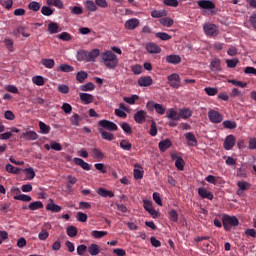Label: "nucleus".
I'll use <instances>...</instances> for the list:
<instances>
[{
  "label": "nucleus",
  "instance_id": "nucleus-9",
  "mask_svg": "<svg viewBox=\"0 0 256 256\" xmlns=\"http://www.w3.org/2000/svg\"><path fill=\"white\" fill-rule=\"evenodd\" d=\"M99 127H102L103 129H107V131H117L119 127L117 124H115L112 121L109 120H100L98 122Z\"/></svg>",
  "mask_w": 256,
  "mask_h": 256
},
{
  "label": "nucleus",
  "instance_id": "nucleus-21",
  "mask_svg": "<svg viewBox=\"0 0 256 256\" xmlns=\"http://www.w3.org/2000/svg\"><path fill=\"white\" fill-rule=\"evenodd\" d=\"M210 69L214 73L221 71V59L214 58L210 63Z\"/></svg>",
  "mask_w": 256,
  "mask_h": 256
},
{
  "label": "nucleus",
  "instance_id": "nucleus-62",
  "mask_svg": "<svg viewBox=\"0 0 256 256\" xmlns=\"http://www.w3.org/2000/svg\"><path fill=\"white\" fill-rule=\"evenodd\" d=\"M0 4L5 9H11L13 7V0H0Z\"/></svg>",
  "mask_w": 256,
  "mask_h": 256
},
{
  "label": "nucleus",
  "instance_id": "nucleus-48",
  "mask_svg": "<svg viewBox=\"0 0 256 256\" xmlns=\"http://www.w3.org/2000/svg\"><path fill=\"white\" fill-rule=\"evenodd\" d=\"M120 147L121 149H123L124 151H131V149H133V145L131 144V142L127 141V140H122L120 142Z\"/></svg>",
  "mask_w": 256,
  "mask_h": 256
},
{
  "label": "nucleus",
  "instance_id": "nucleus-64",
  "mask_svg": "<svg viewBox=\"0 0 256 256\" xmlns=\"http://www.w3.org/2000/svg\"><path fill=\"white\" fill-rule=\"evenodd\" d=\"M230 97H243V92H241L239 88H233L230 93Z\"/></svg>",
  "mask_w": 256,
  "mask_h": 256
},
{
  "label": "nucleus",
  "instance_id": "nucleus-35",
  "mask_svg": "<svg viewBox=\"0 0 256 256\" xmlns=\"http://www.w3.org/2000/svg\"><path fill=\"white\" fill-rule=\"evenodd\" d=\"M49 7H57V9H63V1L61 0H47Z\"/></svg>",
  "mask_w": 256,
  "mask_h": 256
},
{
  "label": "nucleus",
  "instance_id": "nucleus-16",
  "mask_svg": "<svg viewBox=\"0 0 256 256\" xmlns=\"http://www.w3.org/2000/svg\"><path fill=\"white\" fill-rule=\"evenodd\" d=\"M92 157L96 161H103L105 159V153H103L99 148L91 149Z\"/></svg>",
  "mask_w": 256,
  "mask_h": 256
},
{
  "label": "nucleus",
  "instance_id": "nucleus-7",
  "mask_svg": "<svg viewBox=\"0 0 256 256\" xmlns=\"http://www.w3.org/2000/svg\"><path fill=\"white\" fill-rule=\"evenodd\" d=\"M168 85L173 89L181 87V77L177 73H173L167 77Z\"/></svg>",
  "mask_w": 256,
  "mask_h": 256
},
{
  "label": "nucleus",
  "instance_id": "nucleus-32",
  "mask_svg": "<svg viewBox=\"0 0 256 256\" xmlns=\"http://www.w3.org/2000/svg\"><path fill=\"white\" fill-rule=\"evenodd\" d=\"M84 6L85 9H87V11H90L91 13H95V11H97V5L93 0H87Z\"/></svg>",
  "mask_w": 256,
  "mask_h": 256
},
{
  "label": "nucleus",
  "instance_id": "nucleus-46",
  "mask_svg": "<svg viewBox=\"0 0 256 256\" xmlns=\"http://www.w3.org/2000/svg\"><path fill=\"white\" fill-rule=\"evenodd\" d=\"M32 82L38 87H42V85H45V78L43 76H34Z\"/></svg>",
  "mask_w": 256,
  "mask_h": 256
},
{
  "label": "nucleus",
  "instance_id": "nucleus-33",
  "mask_svg": "<svg viewBox=\"0 0 256 256\" xmlns=\"http://www.w3.org/2000/svg\"><path fill=\"white\" fill-rule=\"evenodd\" d=\"M88 253H90V255H92V256H97V255H99V253H101V249L99 248V245L91 244L88 247Z\"/></svg>",
  "mask_w": 256,
  "mask_h": 256
},
{
  "label": "nucleus",
  "instance_id": "nucleus-43",
  "mask_svg": "<svg viewBox=\"0 0 256 256\" xmlns=\"http://www.w3.org/2000/svg\"><path fill=\"white\" fill-rule=\"evenodd\" d=\"M41 13L45 17H51V15H53V13H55V10L51 9V7H49V6H43L41 8Z\"/></svg>",
  "mask_w": 256,
  "mask_h": 256
},
{
  "label": "nucleus",
  "instance_id": "nucleus-40",
  "mask_svg": "<svg viewBox=\"0 0 256 256\" xmlns=\"http://www.w3.org/2000/svg\"><path fill=\"white\" fill-rule=\"evenodd\" d=\"M13 33L14 35H21L22 37H31V34L27 33L23 26L17 27Z\"/></svg>",
  "mask_w": 256,
  "mask_h": 256
},
{
  "label": "nucleus",
  "instance_id": "nucleus-30",
  "mask_svg": "<svg viewBox=\"0 0 256 256\" xmlns=\"http://www.w3.org/2000/svg\"><path fill=\"white\" fill-rule=\"evenodd\" d=\"M57 71H61V73H73L75 71V68L69 64H61L58 68Z\"/></svg>",
  "mask_w": 256,
  "mask_h": 256
},
{
  "label": "nucleus",
  "instance_id": "nucleus-3",
  "mask_svg": "<svg viewBox=\"0 0 256 256\" xmlns=\"http://www.w3.org/2000/svg\"><path fill=\"white\" fill-rule=\"evenodd\" d=\"M222 224L225 231H231V227L239 226V219L236 216L223 215Z\"/></svg>",
  "mask_w": 256,
  "mask_h": 256
},
{
  "label": "nucleus",
  "instance_id": "nucleus-50",
  "mask_svg": "<svg viewBox=\"0 0 256 256\" xmlns=\"http://www.w3.org/2000/svg\"><path fill=\"white\" fill-rule=\"evenodd\" d=\"M6 171L8 173H13L14 175H19L21 169L11 165V164H6Z\"/></svg>",
  "mask_w": 256,
  "mask_h": 256
},
{
  "label": "nucleus",
  "instance_id": "nucleus-18",
  "mask_svg": "<svg viewBox=\"0 0 256 256\" xmlns=\"http://www.w3.org/2000/svg\"><path fill=\"white\" fill-rule=\"evenodd\" d=\"M172 159H176L175 167L178 171H183L185 169V160H183L182 157L177 156V154H173Z\"/></svg>",
  "mask_w": 256,
  "mask_h": 256
},
{
  "label": "nucleus",
  "instance_id": "nucleus-60",
  "mask_svg": "<svg viewBox=\"0 0 256 256\" xmlns=\"http://www.w3.org/2000/svg\"><path fill=\"white\" fill-rule=\"evenodd\" d=\"M49 237V232L47 230L42 229L40 233L38 234V239L40 241H47V238Z\"/></svg>",
  "mask_w": 256,
  "mask_h": 256
},
{
  "label": "nucleus",
  "instance_id": "nucleus-38",
  "mask_svg": "<svg viewBox=\"0 0 256 256\" xmlns=\"http://www.w3.org/2000/svg\"><path fill=\"white\" fill-rule=\"evenodd\" d=\"M48 31L51 35H55V33H59V25L57 22H50L48 24Z\"/></svg>",
  "mask_w": 256,
  "mask_h": 256
},
{
  "label": "nucleus",
  "instance_id": "nucleus-52",
  "mask_svg": "<svg viewBox=\"0 0 256 256\" xmlns=\"http://www.w3.org/2000/svg\"><path fill=\"white\" fill-rule=\"evenodd\" d=\"M15 201H24V202H29L32 200L31 196L27 194H19L14 196Z\"/></svg>",
  "mask_w": 256,
  "mask_h": 256
},
{
  "label": "nucleus",
  "instance_id": "nucleus-45",
  "mask_svg": "<svg viewBox=\"0 0 256 256\" xmlns=\"http://www.w3.org/2000/svg\"><path fill=\"white\" fill-rule=\"evenodd\" d=\"M28 9L30 11H34V12H37L39 11V9H41V4L37 1H31L29 4H28Z\"/></svg>",
  "mask_w": 256,
  "mask_h": 256
},
{
  "label": "nucleus",
  "instance_id": "nucleus-56",
  "mask_svg": "<svg viewBox=\"0 0 256 256\" xmlns=\"http://www.w3.org/2000/svg\"><path fill=\"white\" fill-rule=\"evenodd\" d=\"M92 237L95 239H101L102 237H105L107 235V231H98V230H93L91 232Z\"/></svg>",
  "mask_w": 256,
  "mask_h": 256
},
{
  "label": "nucleus",
  "instance_id": "nucleus-19",
  "mask_svg": "<svg viewBox=\"0 0 256 256\" xmlns=\"http://www.w3.org/2000/svg\"><path fill=\"white\" fill-rule=\"evenodd\" d=\"M61 209V206L55 204L53 199H50L49 203L46 206V210L51 211L52 213H60Z\"/></svg>",
  "mask_w": 256,
  "mask_h": 256
},
{
  "label": "nucleus",
  "instance_id": "nucleus-61",
  "mask_svg": "<svg viewBox=\"0 0 256 256\" xmlns=\"http://www.w3.org/2000/svg\"><path fill=\"white\" fill-rule=\"evenodd\" d=\"M58 39H61L62 41H71L73 37L71 36V34L67 32H62L61 34L58 35Z\"/></svg>",
  "mask_w": 256,
  "mask_h": 256
},
{
  "label": "nucleus",
  "instance_id": "nucleus-39",
  "mask_svg": "<svg viewBox=\"0 0 256 256\" xmlns=\"http://www.w3.org/2000/svg\"><path fill=\"white\" fill-rule=\"evenodd\" d=\"M41 64L44 65L46 69H53V67H55V60L43 58Z\"/></svg>",
  "mask_w": 256,
  "mask_h": 256
},
{
  "label": "nucleus",
  "instance_id": "nucleus-58",
  "mask_svg": "<svg viewBox=\"0 0 256 256\" xmlns=\"http://www.w3.org/2000/svg\"><path fill=\"white\" fill-rule=\"evenodd\" d=\"M70 11L72 15H83V8L79 6H71Z\"/></svg>",
  "mask_w": 256,
  "mask_h": 256
},
{
  "label": "nucleus",
  "instance_id": "nucleus-26",
  "mask_svg": "<svg viewBox=\"0 0 256 256\" xmlns=\"http://www.w3.org/2000/svg\"><path fill=\"white\" fill-rule=\"evenodd\" d=\"M126 29H129L130 31H133V29H137L139 27V19L132 18L125 23Z\"/></svg>",
  "mask_w": 256,
  "mask_h": 256
},
{
  "label": "nucleus",
  "instance_id": "nucleus-47",
  "mask_svg": "<svg viewBox=\"0 0 256 256\" xmlns=\"http://www.w3.org/2000/svg\"><path fill=\"white\" fill-rule=\"evenodd\" d=\"M239 63V59L238 58H234V59H227L226 60V65L229 69H235L237 67V64Z\"/></svg>",
  "mask_w": 256,
  "mask_h": 256
},
{
  "label": "nucleus",
  "instance_id": "nucleus-49",
  "mask_svg": "<svg viewBox=\"0 0 256 256\" xmlns=\"http://www.w3.org/2000/svg\"><path fill=\"white\" fill-rule=\"evenodd\" d=\"M87 77H88L87 72H85V71H80V72H78V73L76 74V81H77L78 83H83V81H85V79H87Z\"/></svg>",
  "mask_w": 256,
  "mask_h": 256
},
{
  "label": "nucleus",
  "instance_id": "nucleus-42",
  "mask_svg": "<svg viewBox=\"0 0 256 256\" xmlns=\"http://www.w3.org/2000/svg\"><path fill=\"white\" fill-rule=\"evenodd\" d=\"M224 129H237V122L231 120H225L222 123Z\"/></svg>",
  "mask_w": 256,
  "mask_h": 256
},
{
  "label": "nucleus",
  "instance_id": "nucleus-5",
  "mask_svg": "<svg viewBox=\"0 0 256 256\" xmlns=\"http://www.w3.org/2000/svg\"><path fill=\"white\" fill-rule=\"evenodd\" d=\"M146 107L147 109H149V111H153V109H155L158 115H165V111H167V108H165V106L159 103H155L154 101H148Z\"/></svg>",
  "mask_w": 256,
  "mask_h": 256
},
{
  "label": "nucleus",
  "instance_id": "nucleus-59",
  "mask_svg": "<svg viewBox=\"0 0 256 256\" xmlns=\"http://www.w3.org/2000/svg\"><path fill=\"white\" fill-rule=\"evenodd\" d=\"M125 103H128L129 105H135V101L139 99L137 95H132L131 97H124L123 98Z\"/></svg>",
  "mask_w": 256,
  "mask_h": 256
},
{
  "label": "nucleus",
  "instance_id": "nucleus-23",
  "mask_svg": "<svg viewBox=\"0 0 256 256\" xmlns=\"http://www.w3.org/2000/svg\"><path fill=\"white\" fill-rule=\"evenodd\" d=\"M166 117L167 119H171V121H179L180 119L179 113L173 108L166 111Z\"/></svg>",
  "mask_w": 256,
  "mask_h": 256
},
{
  "label": "nucleus",
  "instance_id": "nucleus-24",
  "mask_svg": "<svg viewBox=\"0 0 256 256\" xmlns=\"http://www.w3.org/2000/svg\"><path fill=\"white\" fill-rule=\"evenodd\" d=\"M80 101H82L84 105H89L93 103L94 97L89 93H80Z\"/></svg>",
  "mask_w": 256,
  "mask_h": 256
},
{
  "label": "nucleus",
  "instance_id": "nucleus-17",
  "mask_svg": "<svg viewBox=\"0 0 256 256\" xmlns=\"http://www.w3.org/2000/svg\"><path fill=\"white\" fill-rule=\"evenodd\" d=\"M75 165L84 169V171H91V165L81 158H74Z\"/></svg>",
  "mask_w": 256,
  "mask_h": 256
},
{
  "label": "nucleus",
  "instance_id": "nucleus-29",
  "mask_svg": "<svg viewBox=\"0 0 256 256\" xmlns=\"http://www.w3.org/2000/svg\"><path fill=\"white\" fill-rule=\"evenodd\" d=\"M99 133L102 139H104V141H113V139H115V135H113V133L111 132H107L103 129H99Z\"/></svg>",
  "mask_w": 256,
  "mask_h": 256
},
{
  "label": "nucleus",
  "instance_id": "nucleus-11",
  "mask_svg": "<svg viewBox=\"0 0 256 256\" xmlns=\"http://www.w3.org/2000/svg\"><path fill=\"white\" fill-rule=\"evenodd\" d=\"M20 139H25V141H37L39 135L35 131H26L20 135Z\"/></svg>",
  "mask_w": 256,
  "mask_h": 256
},
{
  "label": "nucleus",
  "instance_id": "nucleus-28",
  "mask_svg": "<svg viewBox=\"0 0 256 256\" xmlns=\"http://www.w3.org/2000/svg\"><path fill=\"white\" fill-rule=\"evenodd\" d=\"M171 145H172L171 140L165 139L159 142L158 147L162 153H165V151L169 149Z\"/></svg>",
  "mask_w": 256,
  "mask_h": 256
},
{
  "label": "nucleus",
  "instance_id": "nucleus-15",
  "mask_svg": "<svg viewBox=\"0 0 256 256\" xmlns=\"http://www.w3.org/2000/svg\"><path fill=\"white\" fill-rule=\"evenodd\" d=\"M186 141L188 142L189 147H197V137L193 132H188L185 134Z\"/></svg>",
  "mask_w": 256,
  "mask_h": 256
},
{
  "label": "nucleus",
  "instance_id": "nucleus-37",
  "mask_svg": "<svg viewBox=\"0 0 256 256\" xmlns=\"http://www.w3.org/2000/svg\"><path fill=\"white\" fill-rule=\"evenodd\" d=\"M30 211H37V209H43V202L35 201L28 205Z\"/></svg>",
  "mask_w": 256,
  "mask_h": 256
},
{
  "label": "nucleus",
  "instance_id": "nucleus-55",
  "mask_svg": "<svg viewBox=\"0 0 256 256\" xmlns=\"http://www.w3.org/2000/svg\"><path fill=\"white\" fill-rule=\"evenodd\" d=\"M66 233H67L68 237H77V227H75V226L67 227Z\"/></svg>",
  "mask_w": 256,
  "mask_h": 256
},
{
  "label": "nucleus",
  "instance_id": "nucleus-6",
  "mask_svg": "<svg viewBox=\"0 0 256 256\" xmlns=\"http://www.w3.org/2000/svg\"><path fill=\"white\" fill-rule=\"evenodd\" d=\"M208 119L210 120L211 123L219 124L223 123V114H221L217 110H209L208 111Z\"/></svg>",
  "mask_w": 256,
  "mask_h": 256
},
{
  "label": "nucleus",
  "instance_id": "nucleus-31",
  "mask_svg": "<svg viewBox=\"0 0 256 256\" xmlns=\"http://www.w3.org/2000/svg\"><path fill=\"white\" fill-rule=\"evenodd\" d=\"M96 193H98L100 195V197H110L113 198L115 197V194L113 193V191H109L105 188H99Z\"/></svg>",
  "mask_w": 256,
  "mask_h": 256
},
{
  "label": "nucleus",
  "instance_id": "nucleus-4",
  "mask_svg": "<svg viewBox=\"0 0 256 256\" xmlns=\"http://www.w3.org/2000/svg\"><path fill=\"white\" fill-rule=\"evenodd\" d=\"M203 29L208 37H217L219 35V28L215 24L207 23L203 26Z\"/></svg>",
  "mask_w": 256,
  "mask_h": 256
},
{
  "label": "nucleus",
  "instance_id": "nucleus-51",
  "mask_svg": "<svg viewBox=\"0 0 256 256\" xmlns=\"http://www.w3.org/2000/svg\"><path fill=\"white\" fill-rule=\"evenodd\" d=\"M204 91L206 94H208L209 97H215V95H217V93H219V90L214 87H206V88H204Z\"/></svg>",
  "mask_w": 256,
  "mask_h": 256
},
{
  "label": "nucleus",
  "instance_id": "nucleus-53",
  "mask_svg": "<svg viewBox=\"0 0 256 256\" xmlns=\"http://www.w3.org/2000/svg\"><path fill=\"white\" fill-rule=\"evenodd\" d=\"M143 177V170L139 167L138 164L134 165V178L141 179Z\"/></svg>",
  "mask_w": 256,
  "mask_h": 256
},
{
  "label": "nucleus",
  "instance_id": "nucleus-44",
  "mask_svg": "<svg viewBox=\"0 0 256 256\" xmlns=\"http://www.w3.org/2000/svg\"><path fill=\"white\" fill-rule=\"evenodd\" d=\"M169 219L172 221V223H177L179 221V214L175 211V209H172L168 212Z\"/></svg>",
  "mask_w": 256,
  "mask_h": 256
},
{
  "label": "nucleus",
  "instance_id": "nucleus-41",
  "mask_svg": "<svg viewBox=\"0 0 256 256\" xmlns=\"http://www.w3.org/2000/svg\"><path fill=\"white\" fill-rule=\"evenodd\" d=\"M155 37L157 39H161V41H169L170 39H172V36L166 32H157L155 34Z\"/></svg>",
  "mask_w": 256,
  "mask_h": 256
},
{
  "label": "nucleus",
  "instance_id": "nucleus-14",
  "mask_svg": "<svg viewBox=\"0 0 256 256\" xmlns=\"http://www.w3.org/2000/svg\"><path fill=\"white\" fill-rule=\"evenodd\" d=\"M139 87H151L153 85V78L151 76H142L138 79Z\"/></svg>",
  "mask_w": 256,
  "mask_h": 256
},
{
  "label": "nucleus",
  "instance_id": "nucleus-63",
  "mask_svg": "<svg viewBox=\"0 0 256 256\" xmlns=\"http://www.w3.org/2000/svg\"><path fill=\"white\" fill-rule=\"evenodd\" d=\"M79 114H74L70 118V122L74 127H79Z\"/></svg>",
  "mask_w": 256,
  "mask_h": 256
},
{
  "label": "nucleus",
  "instance_id": "nucleus-54",
  "mask_svg": "<svg viewBox=\"0 0 256 256\" xmlns=\"http://www.w3.org/2000/svg\"><path fill=\"white\" fill-rule=\"evenodd\" d=\"M24 173L29 181L35 179V170L33 168H25Z\"/></svg>",
  "mask_w": 256,
  "mask_h": 256
},
{
  "label": "nucleus",
  "instance_id": "nucleus-36",
  "mask_svg": "<svg viewBox=\"0 0 256 256\" xmlns=\"http://www.w3.org/2000/svg\"><path fill=\"white\" fill-rule=\"evenodd\" d=\"M39 129L40 133H42L43 135H49V133L51 132V127L44 122H39Z\"/></svg>",
  "mask_w": 256,
  "mask_h": 256
},
{
  "label": "nucleus",
  "instance_id": "nucleus-10",
  "mask_svg": "<svg viewBox=\"0 0 256 256\" xmlns=\"http://www.w3.org/2000/svg\"><path fill=\"white\" fill-rule=\"evenodd\" d=\"M235 143H237L235 136L230 134L225 138L223 147H224V149H226V151H231V149H233V147H235Z\"/></svg>",
  "mask_w": 256,
  "mask_h": 256
},
{
  "label": "nucleus",
  "instance_id": "nucleus-1",
  "mask_svg": "<svg viewBox=\"0 0 256 256\" xmlns=\"http://www.w3.org/2000/svg\"><path fill=\"white\" fill-rule=\"evenodd\" d=\"M99 55H101V51L97 48L92 49L91 51L78 50L76 59L77 61H85L86 63H91V61H95Z\"/></svg>",
  "mask_w": 256,
  "mask_h": 256
},
{
  "label": "nucleus",
  "instance_id": "nucleus-27",
  "mask_svg": "<svg viewBox=\"0 0 256 256\" xmlns=\"http://www.w3.org/2000/svg\"><path fill=\"white\" fill-rule=\"evenodd\" d=\"M193 116V111L189 108H183L179 111V117L180 119L187 120Z\"/></svg>",
  "mask_w": 256,
  "mask_h": 256
},
{
  "label": "nucleus",
  "instance_id": "nucleus-2",
  "mask_svg": "<svg viewBox=\"0 0 256 256\" xmlns=\"http://www.w3.org/2000/svg\"><path fill=\"white\" fill-rule=\"evenodd\" d=\"M102 63H104L105 67L108 69H117L119 65V58L117 55L113 53L111 50H107L101 54Z\"/></svg>",
  "mask_w": 256,
  "mask_h": 256
},
{
  "label": "nucleus",
  "instance_id": "nucleus-13",
  "mask_svg": "<svg viewBox=\"0 0 256 256\" xmlns=\"http://www.w3.org/2000/svg\"><path fill=\"white\" fill-rule=\"evenodd\" d=\"M146 120L147 112H145L144 110H139L134 114V121H136V123H139L141 125L145 123Z\"/></svg>",
  "mask_w": 256,
  "mask_h": 256
},
{
  "label": "nucleus",
  "instance_id": "nucleus-20",
  "mask_svg": "<svg viewBox=\"0 0 256 256\" xmlns=\"http://www.w3.org/2000/svg\"><path fill=\"white\" fill-rule=\"evenodd\" d=\"M237 187H238L237 195H241L243 191H248V189L251 187V184L245 181H238Z\"/></svg>",
  "mask_w": 256,
  "mask_h": 256
},
{
  "label": "nucleus",
  "instance_id": "nucleus-8",
  "mask_svg": "<svg viewBox=\"0 0 256 256\" xmlns=\"http://www.w3.org/2000/svg\"><path fill=\"white\" fill-rule=\"evenodd\" d=\"M198 6L200 7V9H207L208 11H210V13L212 15H215V3H213V1L211 0H199L198 2Z\"/></svg>",
  "mask_w": 256,
  "mask_h": 256
},
{
  "label": "nucleus",
  "instance_id": "nucleus-57",
  "mask_svg": "<svg viewBox=\"0 0 256 256\" xmlns=\"http://www.w3.org/2000/svg\"><path fill=\"white\" fill-rule=\"evenodd\" d=\"M81 91H94L95 90V84L93 82H88L85 85H82L80 87Z\"/></svg>",
  "mask_w": 256,
  "mask_h": 256
},
{
  "label": "nucleus",
  "instance_id": "nucleus-12",
  "mask_svg": "<svg viewBox=\"0 0 256 256\" xmlns=\"http://www.w3.org/2000/svg\"><path fill=\"white\" fill-rule=\"evenodd\" d=\"M146 51L151 55H158V53H161V46L157 45L155 42H149L146 44Z\"/></svg>",
  "mask_w": 256,
  "mask_h": 256
},
{
  "label": "nucleus",
  "instance_id": "nucleus-22",
  "mask_svg": "<svg viewBox=\"0 0 256 256\" xmlns=\"http://www.w3.org/2000/svg\"><path fill=\"white\" fill-rule=\"evenodd\" d=\"M166 63H170L171 65H179L181 63V56L171 54L166 56Z\"/></svg>",
  "mask_w": 256,
  "mask_h": 256
},
{
  "label": "nucleus",
  "instance_id": "nucleus-34",
  "mask_svg": "<svg viewBox=\"0 0 256 256\" xmlns=\"http://www.w3.org/2000/svg\"><path fill=\"white\" fill-rule=\"evenodd\" d=\"M174 23L175 20H173V18L170 17H164L160 19V25H163V27H173Z\"/></svg>",
  "mask_w": 256,
  "mask_h": 256
},
{
  "label": "nucleus",
  "instance_id": "nucleus-25",
  "mask_svg": "<svg viewBox=\"0 0 256 256\" xmlns=\"http://www.w3.org/2000/svg\"><path fill=\"white\" fill-rule=\"evenodd\" d=\"M198 194L200 197H202V199H209V201H213V193L205 188H199Z\"/></svg>",
  "mask_w": 256,
  "mask_h": 256
}]
</instances>
